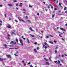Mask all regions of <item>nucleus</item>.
<instances>
[{
	"instance_id": "nucleus-1",
	"label": "nucleus",
	"mask_w": 67,
	"mask_h": 67,
	"mask_svg": "<svg viewBox=\"0 0 67 67\" xmlns=\"http://www.w3.org/2000/svg\"><path fill=\"white\" fill-rule=\"evenodd\" d=\"M19 41L21 43V44L22 46H23V42H22V40L21 39L19 40Z\"/></svg>"
},
{
	"instance_id": "nucleus-2",
	"label": "nucleus",
	"mask_w": 67,
	"mask_h": 67,
	"mask_svg": "<svg viewBox=\"0 0 67 67\" xmlns=\"http://www.w3.org/2000/svg\"><path fill=\"white\" fill-rule=\"evenodd\" d=\"M10 44H12V45H14L16 44V42H15L14 43L13 41H11L10 43Z\"/></svg>"
},
{
	"instance_id": "nucleus-3",
	"label": "nucleus",
	"mask_w": 67,
	"mask_h": 67,
	"mask_svg": "<svg viewBox=\"0 0 67 67\" xmlns=\"http://www.w3.org/2000/svg\"><path fill=\"white\" fill-rule=\"evenodd\" d=\"M6 56L8 58H9V57H10V58H11V55H10V54H9L8 55H6Z\"/></svg>"
},
{
	"instance_id": "nucleus-4",
	"label": "nucleus",
	"mask_w": 67,
	"mask_h": 67,
	"mask_svg": "<svg viewBox=\"0 0 67 67\" xmlns=\"http://www.w3.org/2000/svg\"><path fill=\"white\" fill-rule=\"evenodd\" d=\"M7 27L8 28H11V26L10 25H7Z\"/></svg>"
},
{
	"instance_id": "nucleus-5",
	"label": "nucleus",
	"mask_w": 67,
	"mask_h": 67,
	"mask_svg": "<svg viewBox=\"0 0 67 67\" xmlns=\"http://www.w3.org/2000/svg\"><path fill=\"white\" fill-rule=\"evenodd\" d=\"M58 64H59L60 66H62V65L60 63V61H59V60H58Z\"/></svg>"
},
{
	"instance_id": "nucleus-6",
	"label": "nucleus",
	"mask_w": 67,
	"mask_h": 67,
	"mask_svg": "<svg viewBox=\"0 0 67 67\" xmlns=\"http://www.w3.org/2000/svg\"><path fill=\"white\" fill-rule=\"evenodd\" d=\"M8 40H10V35H9V34H8Z\"/></svg>"
},
{
	"instance_id": "nucleus-7",
	"label": "nucleus",
	"mask_w": 67,
	"mask_h": 67,
	"mask_svg": "<svg viewBox=\"0 0 67 67\" xmlns=\"http://www.w3.org/2000/svg\"><path fill=\"white\" fill-rule=\"evenodd\" d=\"M60 30H62V31H65V30L62 28H60Z\"/></svg>"
},
{
	"instance_id": "nucleus-8",
	"label": "nucleus",
	"mask_w": 67,
	"mask_h": 67,
	"mask_svg": "<svg viewBox=\"0 0 67 67\" xmlns=\"http://www.w3.org/2000/svg\"><path fill=\"white\" fill-rule=\"evenodd\" d=\"M3 46H4L5 47V48H8L7 45H6V44H4Z\"/></svg>"
},
{
	"instance_id": "nucleus-9",
	"label": "nucleus",
	"mask_w": 67,
	"mask_h": 67,
	"mask_svg": "<svg viewBox=\"0 0 67 67\" xmlns=\"http://www.w3.org/2000/svg\"><path fill=\"white\" fill-rule=\"evenodd\" d=\"M46 65H49V63L48 62H46Z\"/></svg>"
},
{
	"instance_id": "nucleus-10",
	"label": "nucleus",
	"mask_w": 67,
	"mask_h": 67,
	"mask_svg": "<svg viewBox=\"0 0 67 67\" xmlns=\"http://www.w3.org/2000/svg\"><path fill=\"white\" fill-rule=\"evenodd\" d=\"M8 5L9 6H13L14 5L13 4H8Z\"/></svg>"
},
{
	"instance_id": "nucleus-11",
	"label": "nucleus",
	"mask_w": 67,
	"mask_h": 67,
	"mask_svg": "<svg viewBox=\"0 0 67 67\" xmlns=\"http://www.w3.org/2000/svg\"><path fill=\"white\" fill-rule=\"evenodd\" d=\"M30 29L31 31H34V30L32 29V28H31V27H30Z\"/></svg>"
},
{
	"instance_id": "nucleus-12",
	"label": "nucleus",
	"mask_w": 67,
	"mask_h": 67,
	"mask_svg": "<svg viewBox=\"0 0 67 67\" xmlns=\"http://www.w3.org/2000/svg\"><path fill=\"white\" fill-rule=\"evenodd\" d=\"M27 42L28 43H30V41H29V39H28V38H27Z\"/></svg>"
},
{
	"instance_id": "nucleus-13",
	"label": "nucleus",
	"mask_w": 67,
	"mask_h": 67,
	"mask_svg": "<svg viewBox=\"0 0 67 67\" xmlns=\"http://www.w3.org/2000/svg\"><path fill=\"white\" fill-rule=\"evenodd\" d=\"M49 43H51V44H54V43L52 42V41H49Z\"/></svg>"
},
{
	"instance_id": "nucleus-14",
	"label": "nucleus",
	"mask_w": 67,
	"mask_h": 67,
	"mask_svg": "<svg viewBox=\"0 0 67 67\" xmlns=\"http://www.w3.org/2000/svg\"><path fill=\"white\" fill-rule=\"evenodd\" d=\"M44 44H45V45H46L47 46H49L48 44L47 43H46V42H45L44 43Z\"/></svg>"
},
{
	"instance_id": "nucleus-15",
	"label": "nucleus",
	"mask_w": 67,
	"mask_h": 67,
	"mask_svg": "<svg viewBox=\"0 0 67 67\" xmlns=\"http://www.w3.org/2000/svg\"><path fill=\"white\" fill-rule=\"evenodd\" d=\"M15 40L16 41V42H17V43H18V39L16 38Z\"/></svg>"
},
{
	"instance_id": "nucleus-16",
	"label": "nucleus",
	"mask_w": 67,
	"mask_h": 67,
	"mask_svg": "<svg viewBox=\"0 0 67 67\" xmlns=\"http://www.w3.org/2000/svg\"><path fill=\"white\" fill-rule=\"evenodd\" d=\"M30 35L31 36H32L33 37H34V36H35L34 35H32L30 34Z\"/></svg>"
},
{
	"instance_id": "nucleus-17",
	"label": "nucleus",
	"mask_w": 67,
	"mask_h": 67,
	"mask_svg": "<svg viewBox=\"0 0 67 67\" xmlns=\"http://www.w3.org/2000/svg\"><path fill=\"white\" fill-rule=\"evenodd\" d=\"M34 52H35V53H36V52H37V51L36 50V49H34Z\"/></svg>"
},
{
	"instance_id": "nucleus-18",
	"label": "nucleus",
	"mask_w": 67,
	"mask_h": 67,
	"mask_svg": "<svg viewBox=\"0 0 67 67\" xmlns=\"http://www.w3.org/2000/svg\"><path fill=\"white\" fill-rule=\"evenodd\" d=\"M12 34H15V33H14V31H13L12 32Z\"/></svg>"
},
{
	"instance_id": "nucleus-19",
	"label": "nucleus",
	"mask_w": 67,
	"mask_h": 67,
	"mask_svg": "<svg viewBox=\"0 0 67 67\" xmlns=\"http://www.w3.org/2000/svg\"><path fill=\"white\" fill-rule=\"evenodd\" d=\"M3 59L2 58H0V60H1V61H3Z\"/></svg>"
},
{
	"instance_id": "nucleus-20",
	"label": "nucleus",
	"mask_w": 67,
	"mask_h": 67,
	"mask_svg": "<svg viewBox=\"0 0 67 67\" xmlns=\"http://www.w3.org/2000/svg\"><path fill=\"white\" fill-rule=\"evenodd\" d=\"M54 16H55V14H52V18H54Z\"/></svg>"
},
{
	"instance_id": "nucleus-21",
	"label": "nucleus",
	"mask_w": 67,
	"mask_h": 67,
	"mask_svg": "<svg viewBox=\"0 0 67 67\" xmlns=\"http://www.w3.org/2000/svg\"><path fill=\"white\" fill-rule=\"evenodd\" d=\"M44 59H45V60H46V61H48V59H46L45 58H44Z\"/></svg>"
},
{
	"instance_id": "nucleus-22",
	"label": "nucleus",
	"mask_w": 67,
	"mask_h": 67,
	"mask_svg": "<svg viewBox=\"0 0 67 67\" xmlns=\"http://www.w3.org/2000/svg\"><path fill=\"white\" fill-rule=\"evenodd\" d=\"M49 59L50 61H52V60H51V57H49Z\"/></svg>"
},
{
	"instance_id": "nucleus-23",
	"label": "nucleus",
	"mask_w": 67,
	"mask_h": 67,
	"mask_svg": "<svg viewBox=\"0 0 67 67\" xmlns=\"http://www.w3.org/2000/svg\"><path fill=\"white\" fill-rule=\"evenodd\" d=\"M29 7H31V8H32L33 7L31 5H29Z\"/></svg>"
},
{
	"instance_id": "nucleus-24",
	"label": "nucleus",
	"mask_w": 67,
	"mask_h": 67,
	"mask_svg": "<svg viewBox=\"0 0 67 67\" xmlns=\"http://www.w3.org/2000/svg\"><path fill=\"white\" fill-rule=\"evenodd\" d=\"M37 44V42H35L34 43V44L35 45H36V44Z\"/></svg>"
},
{
	"instance_id": "nucleus-25",
	"label": "nucleus",
	"mask_w": 67,
	"mask_h": 67,
	"mask_svg": "<svg viewBox=\"0 0 67 67\" xmlns=\"http://www.w3.org/2000/svg\"><path fill=\"white\" fill-rule=\"evenodd\" d=\"M18 19H19V21H21V19H20L19 17H18Z\"/></svg>"
},
{
	"instance_id": "nucleus-26",
	"label": "nucleus",
	"mask_w": 67,
	"mask_h": 67,
	"mask_svg": "<svg viewBox=\"0 0 67 67\" xmlns=\"http://www.w3.org/2000/svg\"><path fill=\"white\" fill-rule=\"evenodd\" d=\"M27 21H28V22H29V23H31V21H30V20H28Z\"/></svg>"
},
{
	"instance_id": "nucleus-27",
	"label": "nucleus",
	"mask_w": 67,
	"mask_h": 67,
	"mask_svg": "<svg viewBox=\"0 0 67 67\" xmlns=\"http://www.w3.org/2000/svg\"><path fill=\"white\" fill-rule=\"evenodd\" d=\"M47 7L49 9L50 8V5H49Z\"/></svg>"
},
{
	"instance_id": "nucleus-28",
	"label": "nucleus",
	"mask_w": 67,
	"mask_h": 67,
	"mask_svg": "<svg viewBox=\"0 0 67 67\" xmlns=\"http://www.w3.org/2000/svg\"><path fill=\"white\" fill-rule=\"evenodd\" d=\"M54 43H57V42L56 41H55V40H54Z\"/></svg>"
},
{
	"instance_id": "nucleus-29",
	"label": "nucleus",
	"mask_w": 67,
	"mask_h": 67,
	"mask_svg": "<svg viewBox=\"0 0 67 67\" xmlns=\"http://www.w3.org/2000/svg\"><path fill=\"white\" fill-rule=\"evenodd\" d=\"M66 7H65L64 8V10H66Z\"/></svg>"
},
{
	"instance_id": "nucleus-30",
	"label": "nucleus",
	"mask_w": 67,
	"mask_h": 67,
	"mask_svg": "<svg viewBox=\"0 0 67 67\" xmlns=\"http://www.w3.org/2000/svg\"><path fill=\"white\" fill-rule=\"evenodd\" d=\"M59 36H60V37H62V35H60V34H59Z\"/></svg>"
},
{
	"instance_id": "nucleus-31",
	"label": "nucleus",
	"mask_w": 67,
	"mask_h": 67,
	"mask_svg": "<svg viewBox=\"0 0 67 67\" xmlns=\"http://www.w3.org/2000/svg\"><path fill=\"white\" fill-rule=\"evenodd\" d=\"M31 64V63L29 62L28 63H27V65H30Z\"/></svg>"
},
{
	"instance_id": "nucleus-32",
	"label": "nucleus",
	"mask_w": 67,
	"mask_h": 67,
	"mask_svg": "<svg viewBox=\"0 0 67 67\" xmlns=\"http://www.w3.org/2000/svg\"><path fill=\"white\" fill-rule=\"evenodd\" d=\"M24 66H26V64L25 63H24Z\"/></svg>"
},
{
	"instance_id": "nucleus-33",
	"label": "nucleus",
	"mask_w": 67,
	"mask_h": 67,
	"mask_svg": "<svg viewBox=\"0 0 67 67\" xmlns=\"http://www.w3.org/2000/svg\"><path fill=\"white\" fill-rule=\"evenodd\" d=\"M49 36H50L51 37H53V36H52V35H50Z\"/></svg>"
},
{
	"instance_id": "nucleus-34",
	"label": "nucleus",
	"mask_w": 67,
	"mask_h": 67,
	"mask_svg": "<svg viewBox=\"0 0 67 67\" xmlns=\"http://www.w3.org/2000/svg\"><path fill=\"white\" fill-rule=\"evenodd\" d=\"M59 5H60V7H61V4L60 3L59 4Z\"/></svg>"
},
{
	"instance_id": "nucleus-35",
	"label": "nucleus",
	"mask_w": 67,
	"mask_h": 67,
	"mask_svg": "<svg viewBox=\"0 0 67 67\" xmlns=\"http://www.w3.org/2000/svg\"><path fill=\"white\" fill-rule=\"evenodd\" d=\"M22 21H23V22H25V21L23 19L21 20Z\"/></svg>"
},
{
	"instance_id": "nucleus-36",
	"label": "nucleus",
	"mask_w": 67,
	"mask_h": 67,
	"mask_svg": "<svg viewBox=\"0 0 67 67\" xmlns=\"http://www.w3.org/2000/svg\"><path fill=\"white\" fill-rule=\"evenodd\" d=\"M58 34H60V32L59 31H58Z\"/></svg>"
},
{
	"instance_id": "nucleus-37",
	"label": "nucleus",
	"mask_w": 67,
	"mask_h": 67,
	"mask_svg": "<svg viewBox=\"0 0 67 67\" xmlns=\"http://www.w3.org/2000/svg\"><path fill=\"white\" fill-rule=\"evenodd\" d=\"M23 10L24 11H26V10H25L24 9H23Z\"/></svg>"
},
{
	"instance_id": "nucleus-38",
	"label": "nucleus",
	"mask_w": 67,
	"mask_h": 67,
	"mask_svg": "<svg viewBox=\"0 0 67 67\" xmlns=\"http://www.w3.org/2000/svg\"><path fill=\"white\" fill-rule=\"evenodd\" d=\"M51 7V9H53V7L52 6V5H50Z\"/></svg>"
},
{
	"instance_id": "nucleus-39",
	"label": "nucleus",
	"mask_w": 67,
	"mask_h": 67,
	"mask_svg": "<svg viewBox=\"0 0 67 67\" xmlns=\"http://www.w3.org/2000/svg\"><path fill=\"white\" fill-rule=\"evenodd\" d=\"M19 6H20V7H22V5L21 4H20L19 5Z\"/></svg>"
},
{
	"instance_id": "nucleus-40",
	"label": "nucleus",
	"mask_w": 67,
	"mask_h": 67,
	"mask_svg": "<svg viewBox=\"0 0 67 67\" xmlns=\"http://www.w3.org/2000/svg\"><path fill=\"white\" fill-rule=\"evenodd\" d=\"M37 49H40V48L37 47Z\"/></svg>"
},
{
	"instance_id": "nucleus-41",
	"label": "nucleus",
	"mask_w": 67,
	"mask_h": 67,
	"mask_svg": "<svg viewBox=\"0 0 67 67\" xmlns=\"http://www.w3.org/2000/svg\"><path fill=\"white\" fill-rule=\"evenodd\" d=\"M15 22H18V21L17 20H15Z\"/></svg>"
},
{
	"instance_id": "nucleus-42",
	"label": "nucleus",
	"mask_w": 67,
	"mask_h": 67,
	"mask_svg": "<svg viewBox=\"0 0 67 67\" xmlns=\"http://www.w3.org/2000/svg\"><path fill=\"white\" fill-rule=\"evenodd\" d=\"M44 48H45V49H46V48H47V47L46 46H45L44 47Z\"/></svg>"
},
{
	"instance_id": "nucleus-43",
	"label": "nucleus",
	"mask_w": 67,
	"mask_h": 67,
	"mask_svg": "<svg viewBox=\"0 0 67 67\" xmlns=\"http://www.w3.org/2000/svg\"><path fill=\"white\" fill-rule=\"evenodd\" d=\"M61 62H63V59H61Z\"/></svg>"
},
{
	"instance_id": "nucleus-44",
	"label": "nucleus",
	"mask_w": 67,
	"mask_h": 67,
	"mask_svg": "<svg viewBox=\"0 0 67 67\" xmlns=\"http://www.w3.org/2000/svg\"><path fill=\"white\" fill-rule=\"evenodd\" d=\"M2 7V5H0V7Z\"/></svg>"
},
{
	"instance_id": "nucleus-45",
	"label": "nucleus",
	"mask_w": 67,
	"mask_h": 67,
	"mask_svg": "<svg viewBox=\"0 0 67 67\" xmlns=\"http://www.w3.org/2000/svg\"><path fill=\"white\" fill-rule=\"evenodd\" d=\"M57 48H58V47H57L55 48V49H57Z\"/></svg>"
},
{
	"instance_id": "nucleus-46",
	"label": "nucleus",
	"mask_w": 67,
	"mask_h": 67,
	"mask_svg": "<svg viewBox=\"0 0 67 67\" xmlns=\"http://www.w3.org/2000/svg\"><path fill=\"white\" fill-rule=\"evenodd\" d=\"M54 10H57V9L56 8H54Z\"/></svg>"
},
{
	"instance_id": "nucleus-47",
	"label": "nucleus",
	"mask_w": 67,
	"mask_h": 67,
	"mask_svg": "<svg viewBox=\"0 0 67 67\" xmlns=\"http://www.w3.org/2000/svg\"><path fill=\"white\" fill-rule=\"evenodd\" d=\"M37 14L38 15H39V13H37Z\"/></svg>"
},
{
	"instance_id": "nucleus-48",
	"label": "nucleus",
	"mask_w": 67,
	"mask_h": 67,
	"mask_svg": "<svg viewBox=\"0 0 67 67\" xmlns=\"http://www.w3.org/2000/svg\"><path fill=\"white\" fill-rule=\"evenodd\" d=\"M30 67H33V65H30Z\"/></svg>"
},
{
	"instance_id": "nucleus-49",
	"label": "nucleus",
	"mask_w": 67,
	"mask_h": 67,
	"mask_svg": "<svg viewBox=\"0 0 67 67\" xmlns=\"http://www.w3.org/2000/svg\"><path fill=\"white\" fill-rule=\"evenodd\" d=\"M13 2H16V1H15H15H13Z\"/></svg>"
},
{
	"instance_id": "nucleus-50",
	"label": "nucleus",
	"mask_w": 67,
	"mask_h": 67,
	"mask_svg": "<svg viewBox=\"0 0 67 67\" xmlns=\"http://www.w3.org/2000/svg\"><path fill=\"white\" fill-rule=\"evenodd\" d=\"M62 57H64V55H62Z\"/></svg>"
},
{
	"instance_id": "nucleus-51",
	"label": "nucleus",
	"mask_w": 67,
	"mask_h": 67,
	"mask_svg": "<svg viewBox=\"0 0 67 67\" xmlns=\"http://www.w3.org/2000/svg\"><path fill=\"white\" fill-rule=\"evenodd\" d=\"M46 37H47V38H49V37L48 36H46Z\"/></svg>"
},
{
	"instance_id": "nucleus-52",
	"label": "nucleus",
	"mask_w": 67,
	"mask_h": 67,
	"mask_svg": "<svg viewBox=\"0 0 67 67\" xmlns=\"http://www.w3.org/2000/svg\"><path fill=\"white\" fill-rule=\"evenodd\" d=\"M60 57V55L59 54V57Z\"/></svg>"
},
{
	"instance_id": "nucleus-53",
	"label": "nucleus",
	"mask_w": 67,
	"mask_h": 67,
	"mask_svg": "<svg viewBox=\"0 0 67 67\" xmlns=\"http://www.w3.org/2000/svg\"><path fill=\"white\" fill-rule=\"evenodd\" d=\"M21 62L22 63H24V61H22Z\"/></svg>"
},
{
	"instance_id": "nucleus-54",
	"label": "nucleus",
	"mask_w": 67,
	"mask_h": 67,
	"mask_svg": "<svg viewBox=\"0 0 67 67\" xmlns=\"http://www.w3.org/2000/svg\"><path fill=\"white\" fill-rule=\"evenodd\" d=\"M8 46H9V47H12V46L11 45H9Z\"/></svg>"
},
{
	"instance_id": "nucleus-55",
	"label": "nucleus",
	"mask_w": 67,
	"mask_h": 67,
	"mask_svg": "<svg viewBox=\"0 0 67 67\" xmlns=\"http://www.w3.org/2000/svg\"><path fill=\"white\" fill-rule=\"evenodd\" d=\"M36 31L37 32H38V29H36Z\"/></svg>"
},
{
	"instance_id": "nucleus-56",
	"label": "nucleus",
	"mask_w": 67,
	"mask_h": 67,
	"mask_svg": "<svg viewBox=\"0 0 67 67\" xmlns=\"http://www.w3.org/2000/svg\"><path fill=\"white\" fill-rule=\"evenodd\" d=\"M55 53H57V51L55 50Z\"/></svg>"
},
{
	"instance_id": "nucleus-57",
	"label": "nucleus",
	"mask_w": 67,
	"mask_h": 67,
	"mask_svg": "<svg viewBox=\"0 0 67 67\" xmlns=\"http://www.w3.org/2000/svg\"><path fill=\"white\" fill-rule=\"evenodd\" d=\"M45 46V45H44V44H43V47H44V46Z\"/></svg>"
},
{
	"instance_id": "nucleus-58",
	"label": "nucleus",
	"mask_w": 67,
	"mask_h": 67,
	"mask_svg": "<svg viewBox=\"0 0 67 67\" xmlns=\"http://www.w3.org/2000/svg\"><path fill=\"white\" fill-rule=\"evenodd\" d=\"M23 12V13H25H25H25V12Z\"/></svg>"
},
{
	"instance_id": "nucleus-59",
	"label": "nucleus",
	"mask_w": 67,
	"mask_h": 67,
	"mask_svg": "<svg viewBox=\"0 0 67 67\" xmlns=\"http://www.w3.org/2000/svg\"><path fill=\"white\" fill-rule=\"evenodd\" d=\"M25 18L26 19H27V16H26Z\"/></svg>"
},
{
	"instance_id": "nucleus-60",
	"label": "nucleus",
	"mask_w": 67,
	"mask_h": 67,
	"mask_svg": "<svg viewBox=\"0 0 67 67\" xmlns=\"http://www.w3.org/2000/svg\"><path fill=\"white\" fill-rule=\"evenodd\" d=\"M16 6H18V4H16Z\"/></svg>"
},
{
	"instance_id": "nucleus-61",
	"label": "nucleus",
	"mask_w": 67,
	"mask_h": 67,
	"mask_svg": "<svg viewBox=\"0 0 67 67\" xmlns=\"http://www.w3.org/2000/svg\"><path fill=\"white\" fill-rule=\"evenodd\" d=\"M45 10L47 11V9H45Z\"/></svg>"
},
{
	"instance_id": "nucleus-62",
	"label": "nucleus",
	"mask_w": 67,
	"mask_h": 67,
	"mask_svg": "<svg viewBox=\"0 0 67 67\" xmlns=\"http://www.w3.org/2000/svg\"><path fill=\"white\" fill-rule=\"evenodd\" d=\"M60 34H63V33H61V32H60Z\"/></svg>"
},
{
	"instance_id": "nucleus-63",
	"label": "nucleus",
	"mask_w": 67,
	"mask_h": 67,
	"mask_svg": "<svg viewBox=\"0 0 67 67\" xmlns=\"http://www.w3.org/2000/svg\"><path fill=\"white\" fill-rule=\"evenodd\" d=\"M56 2H57V3H58V1H57Z\"/></svg>"
},
{
	"instance_id": "nucleus-64",
	"label": "nucleus",
	"mask_w": 67,
	"mask_h": 67,
	"mask_svg": "<svg viewBox=\"0 0 67 67\" xmlns=\"http://www.w3.org/2000/svg\"><path fill=\"white\" fill-rule=\"evenodd\" d=\"M65 13H67V10L65 12Z\"/></svg>"
}]
</instances>
